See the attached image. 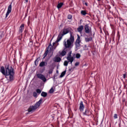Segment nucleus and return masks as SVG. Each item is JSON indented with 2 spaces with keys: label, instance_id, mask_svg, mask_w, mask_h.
Segmentation results:
<instances>
[{
  "label": "nucleus",
  "instance_id": "7ed1b4c3",
  "mask_svg": "<svg viewBox=\"0 0 127 127\" xmlns=\"http://www.w3.org/2000/svg\"><path fill=\"white\" fill-rule=\"evenodd\" d=\"M42 101H43V99L41 98L34 106H30L29 107L28 109V112H29V113H32L33 112H34L36 109L39 108L40 105H41V103H42Z\"/></svg>",
  "mask_w": 127,
  "mask_h": 127
},
{
  "label": "nucleus",
  "instance_id": "bb28decb",
  "mask_svg": "<svg viewBox=\"0 0 127 127\" xmlns=\"http://www.w3.org/2000/svg\"><path fill=\"white\" fill-rule=\"evenodd\" d=\"M68 63H69L68 61H65L64 63V66H68Z\"/></svg>",
  "mask_w": 127,
  "mask_h": 127
},
{
  "label": "nucleus",
  "instance_id": "f257e3e1",
  "mask_svg": "<svg viewBox=\"0 0 127 127\" xmlns=\"http://www.w3.org/2000/svg\"><path fill=\"white\" fill-rule=\"evenodd\" d=\"M0 72L5 76V78L7 79L8 81H13L14 79V71L13 68L11 66H9L8 64H7L4 67L1 66L0 68Z\"/></svg>",
  "mask_w": 127,
  "mask_h": 127
},
{
  "label": "nucleus",
  "instance_id": "6ab92c4d",
  "mask_svg": "<svg viewBox=\"0 0 127 127\" xmlns=\"http://www.w3.org/2000/svg\"><path fill=\"white\" fill-rule=\"evenodd\" d=\"M83 115L84 116H89V110H88V109H86L85 112H83Z\"/></svg>",
  "mask_w": 127,
  "mask_h": 127
},
{
  "label": "nucleus",
  "instance_id": "1a4fd4ad",
  "mask_svg": "<svg viewBox=\"0 0 127 127\" xmlns=\"http://www.w3.org/2000/svg\"><path fill=\"white\" fill-rule=\"evenodd\" d=\"M11 12V4H10L8 7L7 11L6 13V17H7V16H8V15Z\"/></svg>",
  "mask_w": 127,
  "mask_h": 127
},
{
  "label": "nucleus",
  "instance_id": "c85d7f7f",
  "mask_svg": "<svg viewBox=\"0 0 127 127\" xmlns=\"http://www.w3.org/2000/svg\"><path fill=\"white\" fill-rule=\"evenodd\" d=\"M33 97H35V98H37V93L36 92H34L33 93Z\"/></svg>",
  "mask_w": 127,
  "mask_h": 127
},
{
  "label": "nucleus",
  "instance_id": "ea45409f",
  "mask_svg": "<svg viewBox=\"0 0 127 127\" xmlns=\"http://www.w3.org/2000/svg\"><path fill=\"white\" fill-rule=\"evenodd\" d=\"M70 62L71 65H72V63H73V61H70V62Z\"/></svg>",
  "mask_w": 127,
  "mask_h": 127
},
{
  "label": "nucleus",
  "instance_id": "7c9ffc66",
  "mask_svg": "<svg viewBox=\"0 0 127 127\" xmlns=\"http://www.w3.org/2000/svg\"><path fill=\"white\" fill-rule=\"evenodd\" d=\"M48 54V51H46L44 54V58H45L46 56H47V54Z\"/></svg>",
  "mask_w": 127,
  "mask_h": 127
},
{
  "label": "nucleus",
  "instance_id": "473e14b6",
  "mask_svg": "<svg viewBox=\"0 0 127 127\" xmlns=\"http://www.w3.org/2000/svg\"><path fill=\"white\" fill-rule=\"evenodd\" d=\"M36 92L38 94H40V93H41V90L37 89H36Z\"/></svg>",
  "mask_w": 127,
  "mask_h": 127
},
{
  "label": "nucleus",
  "instance_id": "6e6552de",
  "mask_svg": "<svg viewBox=\"0 0 127 127\" xmlns=\"http://www.w3.org/2000/svg\"><path fill=\"white\" fill-rule=\"evenodd\" d=\"M62 37H63V35L60 33L58 36L57 40L55 41V42H54V45L56 44V43H58V42H59L61 39H62Z\"/></svg>",
  "mask_w": 127,
  "mask_h": 127
},
{
  "label": "nucleus",
  "instance_id": "ddd939ff",
  "mask_svg": "<svg viewBox=\"0 0 127 127\" xmlns=\"http://www.w3.org/2000/svg\"><path fill=\"white\" fill-rule=\"evenodd\" d=\"M84 29V26L83 25L80 26L77 28V31L79 32V33H82V31Z\"/></svg>",
  "mask_w": 127,
  "mask_h": 127
},
{
  "label": "nucleus",
  "instance_id": "423d86ee",
  "mask_svg": "<svg viewBox=\"0 0 127 127\" xmlns=\"http://www.w3.org/2000/svg\"><path fill=\"white\" fill-rule=\"evenodd\" d=\"M23 30H24V24H22L19 27V34H20V35H22Z\"/></svg>",
  "mask_w": 127,
  "mask_h": 127
},
{
  "label": "nucleus",
  "instance_id": "37998d69",
  "mask_svg": "<svg viewBox=\"0 0 127 127\" xmlns=\"http://www.w3.org/2000/svg\"><path fill=\"white\" fill-rule=\"evenodd\" d=\"M85 5H88V4L87 3H85Z\"/></svg>",
  "mask_w": 127,
  "mask_h": 127
},
{
  "label": "nucleus",
  "instance_id": "393cba45",
  "mask_svg": "<svg viewBox=\"0 0 127 127\" xmlns=\"http://www.w3.org/2000/svg\"><path fill=\"white\" fill-rule=\"evenodd\" d=\"M77 36L78 37H77V39L76 41V42L80 43V42H81V41L80 40V36H79V35H77Z\"/></svg>",
  "mask_w": 127,
  "mask_h": 127
},
{
  "label": "nucleus",
  "instance_id": "5701e85b",
  "mask_svg": "<svg viewBox=\"0 0 127 127\" xmlns=\"http://www.w3.org/2000/svg\"><path fill=\"white\" fill-rule=\"evenodd\" d=\"M54 43H53V45L54 47V49H56V48L57 47V46H58V45H59V43H56V44H54Z\"/></svg>",
  "mask_w": 127,
  "mask_h": 127
},
{
  "label": "nucleus",
  "instance_id": "a878e982",
  "mask_svg": "<svg viewBox=\"0 0 127 127\" xmlns=\"http://www.w3.org/2000/svg\"><path fill=\"white\" fill-rule=\"evenodd\" d=\"M81 14L82 15H86L87 14V12H86V11L85 10H82L81 11Z\"/></svg>",
  "mask_w": 127,
  "mask_h": 127
},
{
  "label": "nucleus",
  "instance_id": "2eb2a0df",
  "mask_svg": "<svg viewBox=\"0 0 127 127\" xmlns=\"http://www.w3.org/2000/svg\"><path fill=\"white\" fill-rule=\"evenodd\" d=\"M45 65H47V63L45 62H42L41 63H40L39 66L40 67H44Z\"/></svg>",
  "mask_w": 127,
  "mask_h": 127
},
{
  "label": "nucleus",
  "instance_id": "0eeeda50",
  "mask_svg": "<svg viewBox=\"0 0 127 127\" xmlns=\"http://www.w3.org/2000/svg\"><path fill=\"white\" fill-rule=\"evenodd\" d=\"M47 49L48 50H47V51H48V52H52V51H54V50H55V49H54V46H53V45L52 46V45H51V44H50L49 45Z\"/></svg>",
  "mask_w": 127,
  "mask_h": 127
},
{
  "label": "nucleus",
  "instance_id": "aec40b11",
  "mask_svg": "<svg viewBox=\"0 0 127 127\" xmlns=\"http://www.w3.org/2000/svg\"><path fill=\"white\" fill-rule=\"evenodd\" d=\"M65 74H66V70H64L63 72H62V73L60 75V78H63V77H64V76H65Z\"/></svg>",
  "mask_w": 127,
  "mask_h": 127
},
{
  "label": "nucleus",
  "instance_id": "a211bd4d",
  "mask_svg": "<svg viewBox=\"0 0 127 127\" xmlns=\"http://www.w3.org/2000/svg\"><path fill=\"white\" fill-rule=\"evenodd\" d=\"M41 96H42V97H44V98H45L47 96V93L43 91L41 94Z\"/></svg>",
  "mask_w": 127,
  "mask_h": 127
},
{
  "label": "nucleus",
  "instance_id": "2f4dec72",
  "mask_svg": "<svg viewBox=\"0 0 127 127\" xmlns=\"http://www.w3.org/2000/svg\"><path fill=\"white\" fill-rule=\"evenodd\" d=\"M53 72V69L52 68L50 69L49 70V74H52Z\"/></svg>",
  "mask_w": 127,
  "mask_h": 127
},
{
  "label": "nucleus",
  "instance_id": "20e7f679",
  "mask_svg": "<svg viewBox=\"0 0 127 127\" xmlns=\"http://www.w3.org/2000/svg\"><path fill=\"white\" fill-rule=\"evenodd\" d=\"M84 32L87 34H92V28L89 26V25H85L84 26Z\"/></svg>",
  "mask_w": 127,
  "mask_h": 127
},
{
  "label": "nucleus",
  "instance_id": "c756f323",
  "mask_svg": "<svg viewBox=\"0 0 127 127\" xmlns=\"http://www.w3.org/2000/svg\"><path fill=\"white\" fill-rule=\"evenodd\" d=\"M4 35L2 32H0V40H1V38L3 37Z\"/></svg>",
  "mask_w": 127,
  "mask_h": 127
},
{
  "label": "nucleus",
  "instance_id": "e433bc0d",
  "mask_svg": "<svg viewBox=\"0 0 127 127\" xmlns=\"http://www.w3.org/2000/svg\"><path fill=\"white\" fill-rule=\"evenodd\" d=\"M35 65H37L36 64H38V61H37V60H36L35 61Z\"/></svg>",
  "mask_w": 127,
  "mask_h": 127
},
{
  "label": "nucleus",
  "instance_id": "412c9836",
  "mask_svg": "<svg viewBox=\"0 0 127 127\" xmlns=\"http://www.w3.org/2000/svg\"><path fill=\"white\" fill-rule=\"evenodd\" d=\"M60 55L61 56H65V55H66V52L64 50L62 51L60 53Z\"/></svg>",
  "mask_w": 127,
  "mask_h": 127
},
{
  "label": "nucleus",
  "instance_id": "4468645a",
  "mask_svg": "<svg viewBox=\"0 0 127 127\" xmlns=\"http://www.w3.org/2000/svg\"><path fill=\"white\" fill-rule=\"evenodd\" d=\"M69 33V31H68V30L67 29H64L63 30V32L62 34H61L63 36H64V35L67 34V33Z\"/></svg>",
  "mask_w": 127,
  "mask_h": 127
},
{
  "label": "nucleus",
  "instance_id": "9d476101",
  "mask_svg": "<svg viewBox=\"0 0 127 127\" xmlns=\"http://www.w3.org/2000/svg\"><path fill=\"white\" fill-rule=\"evenodd\" d=\"M84 36H85V42H89L90 41H92V40H93V38L92 37H90L89 38H88V36L86 34L84 35Z\"/></svg>",
  "mask_w": 127,
  "mask_h": 127
},
{
  "label": "nucleus",
  "instance_id": "cd10ccee",
  "mask_svg": "<svg viewBox=\"0 0 127 127\" xmlns=\"http://www.w3.org/2000/svg\"><path fill=\"white\" fill-rule=\"evenodd\" d=\"M54 89H53V87H52L49 91V93L50 94H52V93H54Z\"/></svg>",
  "mask_w": 127,
  "mask_h": 127
},
{
  "label": "nucleus",
  "instance_id": "39448f33",
  "mask_svg": "<svg viewBox=\"0 0 127 127\" xmlns=\"http://www.w3.org/2000/svg\"><path fill=\"white\" fill-rule=\"evenodd\" d=\"M37 76L39 79H40L43 82H46V78L45 77V76H44V75L41 73H38L37 74Z\"/></svg>",
  "mask_w": 127,
  "mask_h": 127
},
{
  "label": "nucleus",
  "instance_id": "c9c22d12",
  "mask_svg": "<svg viewBox=\"0 0 127 127\" xmlns=\"http://www.w3.org/2000/svg\"><path fill=\"white\" fill-rule=\"evenodd\" d=\"M114 118L118 119V115L117 114H114Z\"/></svg>",
  "mask_w": 127,
  "mask_h": 127
},
{
  "label": "nucleus",
  "instance_id": "4c0bfd02",
  "mask_svg": "<svg viewBox=\"0 0 127 127\" xmlns=\"http://www.w3.org/2000/svg\"><path fill=\"white\" fill-rule=\"evenodd\" d=\"M73 69H74V68H70L69 69V71H73Z\"/></svg>",
  "mask_w": 127,
  "mask_h": 127
},
{
  "label": "nucleus",
  "instance_id": "dca6fc26",
  "mask_svg": "<svg viewBox=\"0 0 127 127\" xmlns=\"http://www.w3.org/2000/svg\"><path fill=\"white\" fill-rule=\"evenodd\" d=\"M54 61L55 62H60V61H61V58L60 57H56L54 59Z\"/></svg>",
  "mask_w": 127,
  "mask_h": 127
},
{
  "label": "nucleus",
  "instance_id": "f8f14e48",
  "mask_svg": "<svg viewBox=\"0 0 127 127\" xmlns=\"http://www.w3.org/2000/svg\"><path fill=\"white\" fill-rule=\"evenodd\" d=\"M66 59L68 62H70V61H74V57H72L71 55V54H68V56L66 58Z\"/></svg>",
  "mask_w": 127,
  "mask_h": 127
},
{
  "label": "nucleus",
  "instance_id": "a19ab883",
  "mask_svg": "<svg viewBox=\"0 0 127 127\" xmlns=\"http://www.w3.org/2000/svg\"><path fill=\"white\" fill-rule=\"evenodd\" d=\"M25 0L26 3L28 2V0Z\"/></svg>",
  "mask_w": 127,
  "mask_h": 127
},
{
  "label": "nucleus",
  "instance_id": "79ce46f5",
  "mask_svg": "<svg viewBox=\"0 0 127 127\" xmlns=\"http://www.w3.org/2000/svg\"><path fill=\"white\" fill-rule=\"evenodd\" d=\"M68 54H70L71 55V54H72V52H70Z\"/></svg>",
  "mask_w": 127,
  "mask_h": 127
},
{
  "label": "nucleus",
  "instance_id": "f3484780",
  "mask_svg": "<svg viewBox=\"0 0 127 127\" xmlns=\"http://www.w3.org/2000/svg\"><path fill=\"white\" fill-rule=\"evenodd\" d=\"M75 47L76 50L80 49V43L75 42Z\"/></svg>",
  "mask_w": 127,
  "mask_h": 127
},
{
  "label": "nucleus",
  "instance_id": "58836bf2",
  "mask_svg": "<svg viewBox=\"0 0 127 127\" xmlns=\"http://www.w3.org/2000/svg\"><path fill=\"white\" fill-rule=\"evenodd\" d=\"M123 77L124 78V79H126V74H123Z\"/></svg>",
  "mask_w": 127,
  "mask_h": 127
},
{
  "label": "nucleus",
  "instance_id": "4be33fe9",
  "mask_svg": "<svg viewBox=\"0 0 127 127\" xmlns=\"http://www.w3.org/2000/svg\"><path fill=\"white\" fill-rule=\"evenodd\" d=\"M63 5V3L61 2V3H59L57 6L58 9H59V8H61V7H62Z\"/></svg>",
  "mask_w": 127,
  "mask_h": 127
},
{
  "label": "nucleus",
  "instance_id": "f03ea898",
  "mask_svg": "<svg viewBox=\"0 0 127 127\" xmlns=\"http://www.w3.org/2000/svg\"><path fill=\"white\" fill-rule=\"evenodd\" d=\"M74 36L72 35V34L70 33V37L69 39H67L66 41H64V46L65 48H72V44L74 42Z\"/></svg>",
  "mask_w": 127,
  "mask_h": 127
},
{
  "label": "nucleus",
  "instance_id": "9b49d317",
  "mask_svg": "<svg viewBox=\"0 0 127 127\" xmlns=\"http://www.w3.org/2000/svg\"><path fill=\"white\" fill-rule=\"evenodd\" d=\"M84 108H85V106H84V104H83V102L81 101L80 103L79 104V111H80V112H83V111H84Z\"/></svg>",
  "mask_w": 127,
  "mask_h": 127
},
{
  "label": "nucleus",
  "instance_id": "f704fd0d",
  "mask_svg": "<svg viewBox=\"0 0 127 127\" xmlns=\"http://www.w3.org/2000/svg\"><path fill=\"white\" fill-rule=\"evenodd\" d=\"M80 64V62H77L75 64V66H79V64Z\"/></svg>",
  "mask_w": 127,
  "mask_h": 127
},
{
  "label": "nucleus",
  "instance_id": "c03bdc74",
  "mask_svg": "<svg viewBox=\"0 0 127 127\" xmlns=\"http://www.w3.org/2000/svg\"><path fill=\"white\" fill-rule=\"evenodd\" d=\"M97 0L100 1V0Z\"/></svg>",
  "mask_w": 127,
  "mask_h": 127
},
{
  "label": "nucleus",
  "instance_id": "b1692460",
  "mask_svg": "<svg viewBox=\"0 0 127 127\" xmlns=\"http://www.w3.org/2000/svg\"><path fill=\"white\" fill-rule=\"evenodd\" d=\"M80 57H81V55L80 54L77 53L75 55V58H76L77 59H79Z\"/></svg>",
  "mask_w": 127,
  "mask_h": 127
},
{
  "label": "nucleus",
  "instance_id": "72a5a7b5",
  "mask_svg": "<svg viewBox=\"0 0 127 127\" xmlns=\"http://www.w3.org/2000/svg\"><path fill=\"white\" fill-rule=\"evenodd\" d=\"M72 15L69 14L67 16L68 19H72Z\"/></svg>",
  "mask_w": 127,
  "mask_h": 127
}]
</instances>
